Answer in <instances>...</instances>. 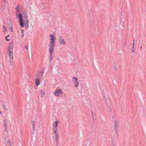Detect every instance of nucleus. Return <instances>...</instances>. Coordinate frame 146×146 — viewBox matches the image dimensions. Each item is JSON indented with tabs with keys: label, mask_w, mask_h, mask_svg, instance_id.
Here are the masks:
<instances>
[{
	"label": "nucleus",
	"mask_w": 146,
	"mask_h": 146,
	"mask_svg": "<svg viewBox=\"0 0 146 146\" xmlns=\"http://www.w3.org/2000/svg\"><path fill=\"white\" fill-rule=\"evenodd\" d=\"M23 15H24V20L23 21L25 22H26V21H29V20H28V18L27 16L25 13H23Z\"/></svg>",
	"instance_id": "f8f14e48"
},
{
	"label": "nucleus",
	"mask_w": 146,
	"mask_h": 146,
	"mask_svg": "<svg viewBox=\"0 0 146 146\" xmlns=\"http://www.w3.org/2000/svg\"><path fill=\"white\" fill-rule=\"evenodd\" d=\"M13 42H11L9 44V46L8 47V50L9 51V56H13Z\"/></svg>",
	"instance_id": "f257e3e1"
},
{
	"label": "nucleus",
	"mask_w": 146,
	"mask_h": 146,
	"mask_svg": "<svg viewBox=\"0 0 146 146\" xmlns=\"http://www.w3.org/2000/svg\"><path fill=\"white\" fill-rule=\"evenodd\" d=\"M43 74H37L36 76L41 78L43 75Z\"/></svg>",
	"instance_id": "f3484780"
},
{
	"label": "nucleus",
	"mask_w": 146,
	"mask_h": 146,
	"mask_svg": "<svg viewBox=\"0 0 146 146\" xmlns=\"http://www.w3.org/2000/svg\"><path fill=\"white\" fill-rule=\"evenodd\" d=\"M114 129L115 130V131L116 132V134L117 135L118 134V127L117 124V121L116 120L115 121H114Z\"/></svg>",
	"instance_id": "1a4fd4ad"
},
{
	"label": "nucleus",
	"mask_w": 146,
	"mask_h": 146,
	"mask_svg": "<svg viewBox=\"0 0 146 146\" xmlns=\"http://www.w3.org/2000/svg\"><path fill=\"white\" fill-rule=\"evenodd\" d=\"M110 111L111 112H112V110H111V108L110 106Z\"/></svg>",
	"instance_id": "72a5a7b5"
},
{
	"label": "nucleus",
	"mask_w": 146,
	"mask_h": 146,
	"mask_svg": "<svg viewBox=\"0 0 146 146\" xmlns=\"http://www.w3.org/2000/svg\"><path fill=\"white\" fill-rule=\"evenodd\" d=\"M59 40L60 44L62 45L65 44V42L64 41V40L62 38L61 36H60L59 38Z\"/></svg>",
	"instance_id": "9d476101"
},
{
	"label": "nucleus",
	"mask_w": 146,
	"mask_h": 146,
	"mask_svg": "<svg viewBox=\"0 0 146 146\" xmlns=\"http://www.w3.org/2000/svg\"><path fill=\"white\" fill-rule=\"evenodd\" d=\"M58 142L59 141H58V142H56V145H59Z\"/></svg>",
	"instance_id": "c9c22d12"
},
{
	"label": "nucleus",
	"mask_w": 146,
	"mask_h": 146,
	"mask_svg": "<svg viewBox=\"0 0 146 146\" xmlns=\"http://www.w3.org/2000/svg\"><path fill=\"white\" fill-rule=\"evenodd\" d=\"M29 21H26L25 23V27L27 29L29 27Z\"/></svg>",
	"instance_id": "dca6fc26"
},
{
	"label": "nucleus",
	"mask_w": 146,
	"mask_h": 146,
	"mask_svg": "<svg viewBox=\"0 0 146 146\" xmlns=\"http://www.w3.org/2000/svg\"><path fill=\"white\" fill-rule=\"evenodd\" d=\"M35 83L36 86H38L40 84V82L39 79L38 78H37L36 79Z\"/></svg>",
	"instance_id": "9b49d317"
},
{
	"label": "nucleus",
	"mask_w": 146,
	"mask_h": 146,
	"mask_svg": "<svg viewBox=\"0 0 146 146\" xmlns=\"http://www.w3.org/2000/svg\"><path fill=\"white\" fill-rule=\"evenodd\" d=\"M44 72L43 71H42L40 72L39 73H44Z\"/></svg>",
	"instance_id": "473e14b6"
},
{
	"label": "nucleus",
	"mask_w": 146,
	"mask_h": 146,
	"mask_svg": "<svg viewBox=\"0 0 146 146\" xmlns=\"http://www.w3.org/2000/svg\"><path fill=\"white\" fill-rule=\"evenodd\" d=\"M49 36L50 38L49 40L50 42L51 43H55L56 42V38L54 36L52 35L51 34L49 35Z\"/></svg>",
	"instance_id": "39448f33"
},
{
	"label": "nucleus",
	"mask_w": 146,
	"mask_h": 146,
	"mask_svg": "<svg viewBox=\"0 0 146 146\" xmlns=\"http://www.w3.org/2000/svg\"><path fill=\"white\" fill-rule=\"evenodd\" d=\"M3 110L5 111H6L7 110V107L6 105L5 104H3Z\"/></svg>",
	"instance_id": "a211bd4d"
},
{
	"label": "nucleus",
	"mask_w": 146,
	"mask_h": 146,
	"mask_svg": "<svg viewBox=\"0 0 146 146\" xmlns=\"http://www.w3.org/2000/svg\"><path fill=\"white\" fill-rule=\"evenodd\" d=\"M10 29L11 31L12 32L13 31V30L12 29V27H11L9 28Z\"/></svg>",
	"instance_id": "c85d7f7f"
},
{
	"label": "nucleus",
	"mask_w": 146,
	"mask_h": 146,
	"mask_svg": "<svg viewBox=\"0 0 146 146\" xmlns=\"http://www.w3.org/2000/svg\"><path fill=\"white\" fill-rule=\"evenodd\" d=\"M16 15L17 16V17L19 18V23L21 27L22 28L24 27V21L23 20V17L22 15L21 14H19L18 15L17 13H16Z\"/></svg>",
	"instance_id": "f03ea898"
},
{
	"label": "nucleus",
	"mask_w": 146,
	"mask_h": 146,
	"mask_svg": "<svg viewBox=\"0 0 146 146\" xmlns=\"http://www.w3.org/2000/svg\"><path fill=\"white\" fill-rule=\"evenodd\" d=\"M3 0V4L4 5H5L6 3L7 0Z\"/></svg>",
	"instance_id": "393cba45"
},
{
	"label": "nucleus",
	"mask_w": 146,
	"mask_h": 146,
	"mask_svg": "<svg viewBox=\"0 0 146 146\" xmlns=\"http://www.w3.org/2000/svg\"><path fill=\"white\" fill-rule=\"evenodd\" d=\"M3 31H4V33L5 31H7V28H6V27L4 25L3 26Z\"/></svg>",
	"instance_id": "412c9836"
},
{
	"label": "nucleus",
	"mask_w": 146,
	"mask_h": 146,
	"mask_svg": "<svg viewBox=\"0 0 146 146\" xmlns=\"http://www.w3.org/2000/svg\"><path fill=\"white\" fill-rule=\"evenodd\" d=\"M28 46L27 45L25 46V48L26 49H28Z\"/></svg>",
	"instance_id": "7c9ffc66"
},
{
	"label": "nucleus",
	"mask_w": 146,
	"mask_h": 146,
	"mask_svg": "<svg viewBox=\"0 0 146 146\" xmlns=\"http://www.w3.org/2000/svg\"><path fill=\"white\" fill-rule=\"evenodd\" d=\"M7 121L6 119H5L3 121V123L4 124V125L6 129L7 128Z\"/></svg>",
	"instance_id": "2eb2a0df"
},
{
	"label": "nucleus",
	"mask_w": 146,
	"mask_h": 146,
	"mask_svg": "<svg viewBox=\"0 0 146 146\" xmlns=\"http://www.w3.org/2000/svg\"><path fill=\"white\" fill-rule=\"evenodd\" d=\"M72 81L74 82L73 84L75 87H77L79 84L78 82V78L75 76H74L72 78Z\"/></svg>",
	"instance_id": "20e7f679"
},
{
	"label": "nucleus",
	"mask_w": 146,
	"mask_h": 146,
	"mask_svg": "<svg viewBox=\"0 0 146 146\" xmlns=\"http://www.w3.org/2000/svg\"><path fill=\"white\" fill-rule=\"evenodd\" d=\"M7 144L10 146H12V145L11 143V142L9 140V141H8Z\"/></svg>",
	"instance_id": "4be33fe9"
},
{
	"label": "nucleus",
	"mask_w": 146,
	"mask_h": 146,
	"mask_svg": "<svg viewBox=\"0 0 146 146\" xmlns=\"http://www.w3.org/2000/svg\"><path fill=\"white\" fill-rule=\"evenodd\" d=\"M32 122L33 125V124H34V123H35V121H32Z\"/></svg>",
	"instance_id": "f704fd0d"
},
{
	"label": "nucleus",
	"mask_w": 146,
	"mask_h": 146,
	"mask_svg": "<svg viewBox=\"0 0 146 146\" xmlns=\"http://www.w3.org/2000/svg\"><path fill=\"white\" fill-rule=\"evenodd\" d=\"M83 146H86V145H84Z\"/></svg>",
	"instance_id": "a19ab883"
},
{
	"label": "nucleus",
	"mask_w": 146,
	"mask_h": 146,
	"mask_svg": "<svg viewBox=\"0 0 146 146\" xmlns=\"http://www.w3.org/2000/svg\"><path fill=\"white\" fill-rule=\"evenodd\" d=\"M63 93V92L60 89H56L54 92V94L56 96H58L59 94H62Z\"/></svg>",
	"instance_id": "423d86ee"
},
{
	"label": "nucleus",
	"mask_w": 146,
	"mask_h": 146,
	"mask_svg": "<svg viewBox=\"0 0 146 146\" xmlns=\"http://www.w3.org/2000/svg\"><path fill=\"white\" fill-rule=\"evenodd\" d=\"M135 49L134 48L133 46L132 49H131V51L133 52H134Z\"/></svg>",
	"instance_id": "bb28decb"
},
{
	"label": "nucleus",
	"mask_w": 146,
	"mask_h": 146,
	"mask_svg": "<svg viewBox=\"0 0 146 146\" xmlns=\"http://www.w3.org/2000/svg\"><path fill=\"white\" fill-rule=\"evenodd\" d=\"M134 41H135V39L133 40V46L134 47Z\"/></svg>",
	"instance_id": "c756f323"
},
{
	"label": "nucleus",
	"mask_w": 146,
	"mask_h": 146,
	"mask_svg": "<svg viewBox=\"0 0 146 146\" xmlns=\"http://www.w3.org/2000/svg\"><path fill=\"white\" fill-rule=\"evenodd\" d=\"M140 49H141L142 48V46H141L140 47Z\"/></svg>",
	"instance_id": "4c0bfd02"
},
{
	"label": "nucleus",
	"mask_w": 146,
	"mask_h": 146,
	"mask_svg": "<svg viewBox=\"0 0 146 146\" xmlns=\"http://www.w3.org/2000/svg\"><path fill=\"white\" fill-rule=\"evenodd\" d=\"M33 130L32 131V134H34L35 132V126L34 124L33 125Z\"/></svg>",
	"instance_id": "6ab92c4d"
},
{
	"label": "nucleus",
	"mask_w": 146,
	"mask_h": 146,
	"mask_svg": "<svg viewBox=\"0 0 146 146\" xmlns=\"http://www.w3.org/2000/svg\"><path fill=\"white\" fill-rule=\"evenodd\" d=\"M15 10L16 12H19V9L18 6L17 7L15 8Z\"/></svg>",
	"instance_id": "b1692460"
},
{
	"label": "nucleus",
	"mask_w": 146,
	"mask_h": 146,
	"mask_svg": "<svg viewBox=\"0 0 146 146\" xmlns=\"http://www.w3.org/2000/svg\"><path fill=\"white\" fill-rule=\"evenodd\" d=\"M9 36V35H7V36H6L5 37V39H6V40L7 41H9L10 40L9 39L7 38Z\"/></svg>",
	"instance_id": "5701e85b"
},
{
	"label": "nucleus",
	"mask_w": 146,
	"mask_h": 146,
	"mask_svg": "<svg viewBox=\"0 0 146 146\" xmlns=\"http://www.w3.org/2000/svg\"><path fill=\"white\" fill-rule=\"evenodd\" d=\"M55 43H51L50 42L49 44V54H52L54 50L55 46Z\"/></svg>",
	"instance_id": "7ed1b4c3"
},
{
	"label": "nucleus",
	"mask_w": 146,
	"mask_h": 146,
	"mask_svg": "<svg viewBox=\"0 0 146 146\" xmlns=\"http://www.w3.org/2000/svg\"><path fill=\"white\" fill-rule=\"evenodd\" d=\"M106 104H107V102H106Z\"/></svg>",
	"instance_id": "79ce46f5"
},
{
	"label": "nucleus",
	"mask_w": 146,
	"mask_h": 146,
	"mask_svg": "<svg viewBox=\"0 0 146 146\" xmlns=\"http://www.w3.org/2000/svg\"><path fill=\"white\" fill-rule=\"evenodd\" d=\"M104 98H106V97L105 95L104 96Z\"/></svg>",
	"instance_id": "ea45409f"
},
{
	"label": "nucleus",
	"mask_w": 146,
	"mask_h": 146,
	"mask_svg": "<svg viewBox=\"0 0 146 146\" xmlns=\"http://www.w3.org/2000/svg\"><path fill=\"white\" fill-rule=\"evenodd\" d=\"M58 121H56L54 122L55 125H54V124L53 123V128L52 129L53 131H57V127L58 126Z\"/></svg>",
	"instance_id": "0eeeda50"
},
{
	"label": "nucleus",
	"mask_w": 146,
	"mask_h": 146,
	"mask_svg": "<svg viewBox=\"0 0 146 146\" xmlns=\"http://www.w3.org/2000/svg\"><path fill=\"white\" fill-rule=\"evenodd\" d=\"M10 58V62L12 65H13V56H9Z\"/></svg>",
	"instance_id": "4468645a"
},
{
	"label": "nucleus",
	"mask_w": 146,
	"mask_h": 146,
	"mask_svg": "<svg viewBox=\"0 0 146 146\" xmlns=\"http://www.w3.org/2000/svg\"><path fill=\"white\" fill-rule=\"evenodd\" d=\"M40 93H41V97L43 96L44 95V91H43L42 90H41Z\"/></svg>",
	"instance_id": "aec40b11"
},
{
	"label": "nucleus",
	"mask_w": 146,
	"mask_h": 146,
	"mask_svg": "<svg viewBox=\"0 0 146 146\" xmlns=\"http://www.w3.org/2000/svg\"><path fill=\"white\" fill-rule=\"evenodd\" d=\"M112 146H114V145H112Z\"/></svg>",
	"instance_id": "37998d69"
},
{
	"label": "nucleus",
	"mask_w": 146,
	"mask_h": 146,
	"mask_svg": "<svg viewBox=\"0 0 146 146\" xmlns=\"http://www.w3.org/2000/svg\"><path fill=\"white\" fill-rule=\"evenodd\" d=\"M53 132L55 134V138L56 142L59 141V137L57 131H53Z\"/></svg>",
	"instance_id": "6e6552de"
},
{
	"label": "nucleus",
	"mask_w": 146,
	"mask_h": 146,
	"mask_svg": "<svg viewBox=\"0 0 146 146\" xmlns=\"http://www.w3.org/2000/svg\"><path fill=\"white\" fill-rule=\"evenodd\" d=\"M0 114L1 115H2V113L0 111Z\"/></svg>",
	"instance_id": "58836bf2"
},
{
	"label": "nucleus",
	"mask_w": 146,
	"mask_h": 146,
	"mask_svg": "<svg viewBox=\"0 0 146 146\" xmlns=\"http://www.w3.org/2000/svg\"><path fill=\"white\" fill-rule=\"evenodd\" d=\"M50 62L52 61L53 59L54 58V56L52 54H50Z\"/></svg>",
	"instance_id": "ddd939ff"
},
{
	"label": "nucleus",
	"mask_w": 146,
	"mask_h": 146,
	"mask_svg": "<svg viewBox=\"0 0 146 146\" xmlns=\"http://www.w3.org/2000/svg\"><path fill=\"white\" fill-rule=\"evenodd\" d=\"M113 68H114V69L115 70V69H116V67L115 66H113Z\"/></svg>",
	"instance_id": "e433bc0d"
},
{
	"label": "nucleus",
	"mask_w": 146,
	"mask_h": 146,
	"mask_svg": "<svg viewBox=\"0 0 146 146\" xmlns=\"http://www.w3.org/2000/svg\"><path fill=\"white\" fill-rule=\"evenodd\" d=\"M24 31H25L23 29H22L21 30V34H24Z\"/></svg>",
	"instance_id": "a878e982"
},
{
	"label": "nucleus",
	"mask_w": 146,
	"mask_h": 146,
	"mask_svg": "<svg viewBox=\"0 0 146 146\" xmlns=\"http://www.w3.org/2000/svg\"><path fill=\"white\" fill-rule=\"evenodd\" d=\"M24 35V34H21V37L23 39Z\"/></svg>",
	"instance_id": "cd10ccee"
},
{
	"label": "nucleus",
	"mask_w": 146,
	"mask_h": 146,
	"mask_svg": "<svg viewBox=\"0 0 146 146\" xmlns=\"http://www.w3.org/2000/svg\"><path fill=\"white\" fill-rule=\"evenodd\" d=\"M91 112H92V117L93 118V111H92V110L91 111Z\"/></svg>",
	"instance_id": "2f4dec72"
}]
</instances>
